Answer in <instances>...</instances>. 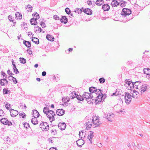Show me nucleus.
<instances>
[{"mask_svg": "<svg viewBox=\"0 0 150 150\" xmlns=\"http://www.w3.org/2000/svg\"><path fill=\"white\" fill-rule=\"evenodd\" d=\"M124 86L128 90H132L134 88L138 90L142 94L146 91L148 86L146 84L139 81L132 83L127 80H125Z\"/></svg>", "mask_w": 150, "mask_h": 150, "instance_id": "nucleus-1", "label": "nucleus"}, {"mask_svg": "<svg viewBox=\"0 0 150 150\" xmlns=\"http://www.w3.org/2000/svg\"><path fill=\"white\" fill-rule=\"evenodd\" d=\"M131 10L127 8H123L121 13V15L122 18H125L123 21L125 22L127 21L130 20L131 18H130L129 16L131 13Z\"/></svg>", "mask_w": 150, "mask_h": 150, "instance_id": "nucleus-2", "label": "nucleus"}, {"mask_svg": "<svg viewBox=\"0 0 150 150\" xmlns=\"http://www.w3.org/2000/svg\"><path fill=\"white\" fill-rule=\"evenodd\" d=\"M99 91H98V93L97 95H98V96L96 98L95 100V103H98L101 102H103L104 100V99L105 98V97H104V96L102 93V92L101 91V90L100 89L98 90Z\"/></svg>", "mask_w": 150, "mask_h": 150, "instance_id": "nucleus-3", "label": "nucleus"}, {"mask_svg": "<svg viewBox=\"0 0 150 150\" xmlns=\"http://www.w3.org/2000/svg\"><path fill=\"white\" fill-rule=\"evenodd\" d=\"M92 94V93L85 92L83 95V98L86 99V100H90V102L89 103H93V101H95L94 99L93 98V97Z\"/></svg>", "mask_w": 150, "mask_h": 150, "instance_id": "nucleus-4", "label": "nucleus"}, {"mask_svg": "<svg viewBox=\"0 0 150 150\" xmlns=\"http://www.w3.org/2000/svg\"><path fill=\"white\" fill-rule=\"evenodd\" d=\"M92 122L94 127L99 126L102 123L101 122L99 121V117L96 116H93L92 117Z\"/></svg>", "mask_w": 150, "mask_h": 150, "instance_id": "nucleus-5", "label": "nucleus"}, {"mask_svg": "<svg viewBox=\"0 0 150 150\" xmlns=\"http://www.w3.org/2000/svg\"><path fill=\"white\" fill-rule=\"evenodd\" d=\"M46 115L50 122L54 120V116H56V114L53 111L51 110L48 111Z\"/></svg>", "mask_w": 150, "mask_h": 150, "instance_id": "nucleus-6", "label": "nucleus"}, {"mask_svg": "<svg viewBox=\"0 0 150 150\" xmlns=\"http://www.w3.org/2000/svg\"><path fill=\"white\" fill-rule=\"evenodd\" d=\"M40 127L43 131H47L49 129V125L47 122H42L41 123Z\"/></svg>", "mask_w": 150, "mask_h": 150, "instance_id": "nucleus-7", "label": "nucleus"}, {"mask_svg": "<svg viewBox=\"0 0 150 150\" xmlns=\"http://www.w3.org/2000/svg\"><path fill=\"white\" fill-rule=\"evenodd\" d=\"M125 102L127 104H129L131 101L132 98L131 95L128 92H126L125 93Z\"/></svg>", "mask_w": 150, "mask_h": 150, "instance_id": "nucleus-8", "label": "nucleus"}, {"mask_svg": "<svg viewBox=\"0 0 150 150\" xmlns=\"http://www.w3.org/2000/svg\"><path fill=\"white\" fill-rule=\"evenodd\" d=\"M115 116V115L112 113L105 114L104 117H105L109 121H111L112 119Z\"/></svg>", "mask_w": 150, "mask_h": 150, "instance_id": "nucleus-9", "label": "nucleus"}, {"mask_svg": "<svg viewBox=\"0 0 150 150\" xmlns=\"http://www.w3.org/2000/svg\"><path fill=\"white\" fill-rule=\"evenodd\" d=\"M1 122L4 125H7L10 126L12 125L11 122H9L8 120L6 118H4L1 119Z\"/></svg>", "mask_w": 150, "mask_h": 150, "instance_id": "nucleus-10", "label": "nucleus"}, {"mask_svg": "<svg viewBox=\"0 0 150 150\" xmlns=\"http://www.w3.org/2000/svg\"><path fill=\"white\" fill-rule=\"evenodd\" d=\"M137 91H136L134 90L130 94L131 95V96H132L133 98H136L139 96V92L140 93V92L138 91V90H137Z\"/></svg>", "mask_w": 150, "mask_h": 150, "instance_id": "nucleus-11", "label": "nucleus"}, {"mask_svg": "<svg viewBox=\"0 0 150 150\" xmlns=\"http://www.w3.org/2000/svg\"><path fill=\"white\" fill-rule=\"evenodd\" d=\"M10 115L12 117H16L18 114V111L12 109L10 110Z\"/></svg>", "mask_w": 150, "mask_h": 150, "instance_id": "nucleus-12", "label": "nucleus"}, {"mask_svg": "<svg viewBox=\"0 0 150 150\" xmlns=\"http://www.w3.org/2000/svg\"><path fill=\"white\" fill-rule=\"evenodd\" d=\"M94 132L93 131L89 132L87 138L90 141V143L91 144L92 143V138L94 137Z\"/></svg>", "mask_w": 150, "mask_h": 150, "instance_id": "nucleus-13", "label": "nucleus"}, {"mask_svg": "<svg viewBox=\"0 0 150 150\" xmlns=\"http://www.w3.org/2000/svg\"><path fill=\"white\" fill-rule=\"evenodd\" d=\"M66 125L64 122L59 123L58 125V127L61 130H64L66 128Z\"/></svg>", "mask_w": 150, "mask_h": 150, "instance_id": "nucleus-14", "label": "nucleus"}, {"mask_svg": "<svg viewBox=\"0 0 150 150\" xmlns=\"http://www.w3.org/2000/svg\"><path fill=\"white\" fill-rule=\"evenodd\" d=\"M76 142L78 146L80 147H81L84 143V141L82 139L77 140Z\"/></svg>", "mask_w": 150, "mask_h": 150, "instance_id": "nucleus-15", "label": "nucleus"}, {"mask_svg": "<svg viewBox=\"0 0 150 150\" xmlns=\"http://www.w3.org/2000/svg\"><path fill=\"white\" fill-rule=\"evenodd\" d=\"M3 140L6 143L10 144L12 143V140L10 139L9 137H4L3 138Z\"/></svg>", "mask_w": 150, "mask_h": 150, "instance_id": "nucleus-16", "label": "nucleus"}, {"mask_svg": "<svg viewBox=\"0 0 150 150\" xmlns=\"http://www.w3.org/2000/svg\"><path fill=\"white\" fill-rule=\"evenodd\" d=\"M57 114L59 116H62L64 113V111L62 109H58L56 112Z\"/></svg>", "mask_w": 150, "mask_h": 150, "instance_id": "nucleus-17", "label": "nucleus"}, {"mask_svg": "<svg viewBox=\"0 0 150 150\" xmlns=\"http://www.w3.org/2000/svg\"><path fill=\"white\" fill-rule=\"evenodd\" d=\"M83 11L86 13L88 15H91L92 13V11L89 8H86L83 9Z\"/></svg>", "mask_w": 150, "mask_h": 150, "instance_id": "nucleus-18", "label": "nucleus"}, {"mask_svg": "<svg viewBox=\"0 0 150 150\" xmlns=\"http://www.w3.org/2000/svg\"><path fill=\"white\" fill-rule=\"evenodd\" d=\"M111 5L112 7H117L119 5V2L116 0H113L112 1Z\"/></svg>", "mask_w": 150, "mask_h": 150, "instance_id": "nucleus-19", "label": "nucleus"}, {"mask_svg": "<svg viewBox=\"0 0 150 150\" xmlns=\"http://www.w3.org/2000/svg\"><path fill=\"white\" fill-rule=\"evenodd\" d=\"M110 8V6L108 4H105L102 6V9L104 11H108Z\"/></svg>", "mask_w": 150, "mask_h": 150, "instance_id": "nucleus-20", "label": "nucleus"}, {"mask_svg": "<svg viewBox=\"0 0 150 150\" xmlns=\"http://www.w3.org/2000/svg\"><path fill=\"white\" fill-rule=\"evenodd\" d=\"M32 115L34 117H38L39 116V114L38 112L36 110H35L33 111Z\"/></svg>", "mask_w": 150, "mask_h": 150, "instance_id": "nucleus-21", "label": "nucleus"}, {"mask_svg": "<svg viewBox=\"0 0 150 150\" xmlns=\"http://www.w3.org/2000/svg\"><path fill=\"white\" fill-rule=\"evenodd\" d=\"M89 91L92 93H95L97 94L98 92H97V90L95 87H91L89 88Z\"/></svg>", "mask_w": 150, "mask_h": 150, "instance_id": "nucleus-22", "label": "nucleus"}, {"mask_svg": "<svg viewBox=\"0 0 150 150\" xmlns=\"http://www.w3.org/2000/svg\"><path fill=\"white\" fill-rule=\"evenodd\" d=\"M8 83V81L5 79H1V86H5L6 85H7Z\"/></svg>", "mask_w": 150, "mask_h": 150, "instance_id": "nucleus-23", "label": "nucleus"}, {"mask_svg": "<svg viewBox=\"0 0 150 150\" xmlns=\"http://www.w3.org/2000/svg\"><path fill=\"white\" fill-rule=\"evenodd\" d=\"M46 38L47 39L50 41H54V37L52 35H47L46 36Z\"/></svg>", "mask_w": 150, "mask_h": 150, "instance_id": "nucleus-24", "label": "nucleus"}, {"mask_svg": "<svg viewBox=\"0 0 150 150\" xmlns=\"http://www.w3.org/2000/svg\"><path fill=\"white\" fill-rule=\"evenodd\" d=\"M126 4V2L123 0H121L119 2V5L122 7H125Z\"/></svg>", "mask_w": 150, "mask_h": 150, "instance_id": "nucleus-25", "label": "nucleus"}, {"mask_svg": "<svg viewBox=\"0 0 150 150\" xmlns=\"http://www.w3.org/2000/svg\"><path fill=\"white\" fill-rule=\"evenodd\" d=\"M16 18L17 20H21L22 18V15L17 12L15 14Z\"/></svg>", "mask_w": 150, "mask_h": 150, "instance_id": "nucleus-26", "label": "nucleus"}, {"mask_svg": "<svg viewBox=\"0 0 150 150\" xmlns=\"http://www.w3.org/2000/svg\"><path fill=\"white\" fill-rule=\"evenodd\" d=\"M60 20L62 23H66L67 22V19L65 16H62Z\"/></svg>", "mask_w": 150, "mask_h": 150, "instance_id": "nucleus-27", "label": "nucleus"}, {"mask_svg": "<svg viewBox=\"0 0 150 150\" xmlns=\"http://www.w3.org/2000/svg\"><path fill=\"white\" fill-rule=\"evenodd\" d=\"M85 125L87 129H88L91 128V126L92 125V124L91 122H89V121H88V122L85 123Z\"/></svg>", "mask_w": 150, "mask_h": 150, "instance_id": "nucleus-28", "label": "nucleus"}, {"mask_svg": "<svg viewBox=\"0 0 150 150\" xmlns=\"http://www.w3.org/2000/svg\"><path fill=\"white\" fill-rule=\"evenodd\" d=\"M30 22L32 25H36L38 23L36 18H33L30 20Z\"/></svg>", "mask_w": 150, "mask_h": 150, "instance_id": "nucleus-29", "label": "nucleus"}, {"mask_svg": "<svg viewBox=\"0 0 150 150\" xmlns=\"http://www.w3.org/2000/svg\"><path fill=\"white\" fill-rule=\"evenodd\" d=\"M38 117H34L32 118L31 120V122L34 125H35L37 124L38 123V121L37 119Z\"/></svg>", "mask_w": 150, "mask_h": 150, "instance_id": "nucleus-30", "label": "nucleus"}, {"mask_svg": "<svg viewBox=\"0 0 150 150\" xmlns=\"http://www.w3.org/2000/svg\"><path fill=\"white\" fill-rule=\"evenodd\" d=\"M77 95V94L76 92L73 91L71 92L69 96L70 97V98L71 99H73L75 97H76V95Z\"/></svg>", "mask_w": 150, "mask_h": 150, "instance_id": "nucleus-31", "label": "nucleus"}, {"mask_svg": "<svg viewBox=\"0 0 150 150\" xmlns=\"http://www.w3.org/2000/svg\"><path fill=\"white\" fill-rule=\"evenodd\" d=\"M144 73L147 75H150V69L149 68L144 69Z\"/></svg>", "mask_w": 150, "mask_h": 150, "instance_id": "nucleus-32", "label": "nucleus"}, {"mask_svg": "<svg viewBox=\"0 0 150 150\" xmlns=\"http://www.w3.org/2000/svg\"><path fill=\"white\" fill-rule=\"evenodd\" d=\"M104 3L103 0H97L96 1V4L98 6H100Z\"/></svg>", "mask_w": 150, "mask_h": 150, "instance_id": "nucleus-33", "label": "nucleus"}, {"mask_svg": "<svg viewBox=\"0 0 150 150\" xmlns=\"http://www.w3.org/2000/svg\"><path fill=\"white\" fill-rule=\"evenodd\" d=\"M25 8L28 12H31L32 10V7L30 5H26Z\"/></svg>", "mask_w": 150, "mask_h": 150, "instance_id": "nucleus-34", "label": "nucleus"}, {"mask_svg": "<svg viewBox=\"0 0 150 150\" xmlns=\"http://www.w3.org/2000/svg\"><path fill=\"white\" fill-rule=\"evenodd\" d=\"M32 41L36 44H38L39 43V41L38 39L36 38H32Z\"/></svg>", "mask_w": 150, "mask_h": 150, "instance_id": "nucleus-35", "label": "nucleus"}, {"mask_svg": "<svg viewBox=\"0 0 150 150\" xmlns=\"http://www.w3.org/2000/svg\"><path fill=\"white\" fill-rule=\"evenodd\" d=\"M34 30L35 32H38L39 33L41 32L42 30L41 28L39 26L35 27Z\"/></svg>", "mask_w": 150, "mask_h": 150, "instance_id": "nucleus-36", "label": "nucleus"}, {"mask_svg": "<svg viewBox=\"0 0 150 150\" xmlns=\"http://www.w3.org/2000/svg\"><path fill=\"white\" fill-rule=\"evenodd\" d=\"M23 44L28 47L31 46L30 42L29 41H25L23 42Z\"/></svg>", "mask_w": 150, "mask_h": 150, "instance_id": "nucleus-37", "label": "nucleus"}, {"mask_svg": "<svg viewBox=\"0 0 150 150\" xmlns=\"http://www.w3.org/2000/svg\"><path fill=\"white\" fill-rule=\"evenodd\" d=\"M83 8H82L81 9L79 8H76L75 12L76 13H78V14H80L82 11H83Z\"/></svg>", "mask_w": 150, "mask_h": 150, "instance_id": "nucleus-38", "label": "nucleus"}, {"mask_svg": "<svg viewBox=\"0 0 150 150\" xmlns=\"http://www.w3.org/2000/svg\"><path fill=\"white\" fill-rule=\"evenodd\" d=\"M76 98L77 99L79 100L82 101L83 100V96H81V95H76Z\"/></svg>", "mask_w": 150, "mask_h": 150, "instance_id": "nucleus-39", "label": "nucleus"}, {"mask_svg": "<svg viewBox=\"0 0 150 150\" xmlns=\"http://www.w3.org/2000/svg\"><path fill=\"white\" fill-rule=\"evenodd\" d=\"M13 69L14 70V72L16 74H17L19 73V71H18V69H17L16 67L15 64H13Z\"/></svg>", "mask_w": 150, "mask_h": 150, "instance_id": "nucleus-40", "label": "nucleus"}, {"mask_svg": "<svg viewBox=\"0 0 150 150\" xmlns=\"http://www.w3.org/2000/svg\"><path fill=\"white\" fill-rule=\"evenodd\" d=\"M32 15L33 16H34L33 17H34L35 18H36V20L39 18H40L39 14L36 12H35V13H34Z\"/></svg>", "mask_w": 150, "mask_h": 150, "instance_id": "nucleus-41", "label": "nucleus"}, {"mask_svg": "<svg viewBox=\"0 0 150 150\" xmlns=\"http://www.w3.org/2000/svg\"><path fill=\"white\" fill-rule=\"evenodd\" d=\"M20 61L21 62V63L23 64H25L26 62V59L20 57L19 58Z\"/></svg>", "mask_w": 150, "mask_h": 150, "instance_id": "nucleus-42", "label": "nucleus"}, {"mask_svg": "<svg viewBox=\"0 0 150 150\" xmlns=\"http://www.w3.org/2000/svg\"><path fill=\"white\" fill-rule=\"evenodd\" d=\"M99 81L100 83H103L105 82V79L104 78H101L99 79Z\"/></svg>", "mask_w": 150, "mask_h": 150, "instance_id": "nucleus-43", "label": "nucleus"}, {"mask_svg": "<svg viewBox=\"0 0 150 150\" xmlns=\"http://www.w3.org/2000/svg\"><path fill=\"white\" fill-rule=\"evenodd\" d=\"M23 125H24V127L26 129H28L30 127V126L29 124L27 123H24L23 124Z\"/></svg>", "mask_w": 150, "mask_h": 150, "instance_id": "nucleus-44", "label": "nucleus"}, {"mask_svg": "<svg viewBox=\"0 0 150 150\" xmlns=\"http://www.w3.org/2000/svg\"><path fill=\"white\" fill-rule=\"evenodd\" d=\"M117 112L120 114L123 113L125 112L123 109L121 108L119 110H118L117 111Z\"/></svg>", "mask_w": 150, "mask_h": 150, "instance_id": "nucleus-45", "label": "nucleus"}, {"mask_svg": "<svg viewBox=\"0 0 150 150\" xmlns=\"http://www.w3.org/2000/svg\"><path fill=\"white\" fill-rule=\"evenodd\" d=\"M65 11L66 13L68 14H69L71 13V11L68 8H67L65 9Z\"/></svg>", "mask_w": 150, "mask_h": 150, "instance_id": "nucleus-46", "label": "nucleus"}, {"mask_svg": "<svg viewBox=\"0 0 150 150\" xmlns=\"http://www.w3.org/2000/svg\"><path fill=\"white\" fill-rule=\"evenodd\" d=\"M8 92H9V91L6 88H4L3 90V93L4 94H7Z\"/></svg>", "mask_w": 150, "mask_h": 150, "instance_id": "nucleus-47", "label": "nucleus"}, {"mask_svg": "<svg viewBox=\"0 0 150 150\" xmlns=\"http://www.w3.org/2000/svg\"><path fill=\"white\" fill-rule=\"evenodd\" d=\"M48 110V109L46 107L44 108L43 109V112L46 115H47V111Z\"/></svg>", "mask_w": 150, "mask_h": 150, "instance_id": "nucleus-48", "label": "nucleus"}, {"mask_svg": "<svg viewBox=\"0 0 150 150\" xmlns=\"http://www.w3.org/2000/svg\"><path fill=\"white\" fill-rule=\"evenodd\" d=\"M83 132H82L81 131H80L79 132V135L80 137H81V139L83 138L84 137H82V135H83Z\"/></svg>", "mask_w": 150, "mask_h": 150, "instance_id": "nucleus-49", "label": "nucleus"}, {"mask_svg": "<svg viewBox=\"0 0 150 150\" xmlns=\"http://www.w3.org/2000/svg\"><path fill=\"white\" fill-rule=\"evenodd\" d=\"M5 107L7 109L9 110L10 107V105L9 103H7Z\"/></svg>", "mask_w": 150, "mask_h": 150, "instance_id": "nucleus-50", "label": "nucleus"}, {"mask_svg": "<svg viewBox=\"0 0 150 150\" xmlns=\"http://www.w3.org/2000/svg\"><path fill=\"white\" fill-rule=\"evenodd\" d=\"M19 115L22 117V118H24L25 116V114L24 112H21L19 114Z\"/></svg>", "mask_w": 150, "mask_h": 150, "instance_id": "nucleus-51", "label": "nucleus"}, {"mask_svg": "<svg viewBox=\"0 0 150 150\" xmlns=\"http://www.w3.org/2000/svg\"><path fill=\"white\" fill-rule=\"evenodd\" d=\"M8 19L10 21H13V18H12V16H8Z\"/></svg>", "mask_w": 150, "mask_h": 150, "instance_id": "nucleus-52", "label": "nucleus"}, {"mask_svg": "<svg viewBox=\"0 0 150 150\" xmlns=\"http://www.w3.org/2000/svg\"><path fill=\"white\" fill-rule=\"evenodd\" d=\"M51 131V133L53 135H55L56 133V131L55 129H53Z\"/></svg>", "mask_w": 150, "mask_h": 150, "instance_id": "nucleus-53", "label": "nucleus"}, {"mask_svg": "<svg viewBox=\"0 0 150 150\" xmlns=\"http://www.w3.org/2000/svg\"><path fill=\"white\" fill-rule=\"evenodd\" d=\"M1 75L3 76L4 78V77L5 78H6V74L5 73L1 71Z\"/></svg>", "mask_w": 150, "mask_h": 150, "instance_id": "nucleus-54", "label": "nucleus"}, {"mask_svg": "<svg viewBox=\"0 0 150 150\" xmlns=\"http://www.w3.org/2000/svg\"><path fill=\"white\" fill-rule=\"evenodd\" d=\"M42 28H45L46 27L45 24L44 22H42L40 24Z\"/></svg>", "mask_w": 150, "mask_h": 150, "instance_id": "nucleus-55", "label": "nucleus"}, {"mask_svg": "<svg viewBox=\"0 0 150 150\" xmlns=\"http://www.w3.org/2000/svg\"><path fill=\"white\" fill-rule=\"evenodd\" d=\"M96 145L99 147H101L102 146V144H101L99 143H97Z\"/></svg>", "mask_w": 150, "mask_h": 150, "instance_id": "nucleus-56", "label": "nucleus"}, {"mask_svg": "<svg viewBox=\"0 0 150 150\" xmlns=\"http://www.w3.org/2000/svg\"><path fill=\"white\" fill-rule=\"evenodd\" d=\"M7 73L10 75H12L13 74L12 73L11 71H10L9 70H8L7 71Z\"/></svg>", "mask_w": 150, "mask_h": 150, "instance_id": "nucleus-57", "label": "nucleus"}, {"mask_svg": "<svg viewBox=\"0 0 150 150\" xmlns=\"http://www.w3.org/2000/svg\"><path fill=\"white\" fill-rule=\"evenodd\" d=\"M12 80H13V82L15 83H16L17 82L16 79L14 77H13Z\"/></svg>", "mask_w": 150, "mask_h": 150, "instance_id": "nucleus-58", "label": "nucleus"}, {"mask_svg": "<svg viewBox=\"0 0 150 150\" xmlns=\"http://www.w3.org/2000/svg\"><path fill=\"white\" fill-rule=\"evenodd\" d=\"M53 18L55 19H59V17L57 16V15H54L53 16Z\"/></svg>", "mask_w": 150, "mask_h": 150, "instance_id": "nucleus-59", "label": "nucleus"}, {"mask_svg": "<svg viewBox=\"0 0 150 150\" xmlns=\"http://www.w3.org/2000/svg\"><path fill=\"white\" fill-rule=\"evenodd\" d=\"M87 4L89 5H91L92 4V2L91 1H88L87 2Z\"/></svg>", "mask_w": 150, "mask_h": 150, "instance_id": "nucleus-60", "label": "nucleus"}, {"mask_svg": "<svg viewBox=\"0 0 150 150\" xmlns=\"http://www.w3.org/2000/svg\"><path fill=\"white\" fill-rule=\"evenodd\" d=\"M13 77H14L12 76V75H10V76H8V79L9 80H12L13 79Z\"/></svg>", "mask_w": 150, "mask_h": 150, "instance_id": "nucleus-61", "label": "nucleus"}, {"mask_svg": "<svg viewBox=\"0 0 150 150\" xmlns=\"http://www.w3.org/2000/svg\"><path fill=\"white\" fill-rule=\"evenodd\" d=\"M46 73L45 71H44L42 72V75L43 76H45L46 75Z\"/></svg>", "mask_w": 150, "mask_h": 150, "instance_id": "nucleus-62", "label": "nucleus"}, {"mask_svg": "<svg viewBox=\"0 0 150 150\" xmlns=\"http://www.w3.org/2000/svg\"><path fill=\"white\" fill-rule=\"evenodd\" d=\"M33 35L32 36H33V35H34L33 34H32V32H30L28 33V35L29 36H31V35Z\"/></svg>", "mask_w": 150, "mask_h": 150, "instance_id": "nucleus-63", "label": "nucleus"}, {"mask_svg": "<svg viewBox=\"0 0 150 150\" xmlns=\"http://www.w3.org/2000/svg\"><path fill=\"white\" fill-rule=\"evenodd\" d=\"M50 150H57L54 147L51 148L50 149Z\"/></svg>", "mask_w": 150, "mask_h": 150, "instance_id": "nucleus-64", "label": "nucleus"}]
</instances>
